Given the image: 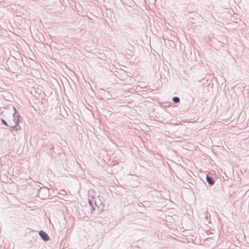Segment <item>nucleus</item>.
<instances>
[{"label":"nucleus","mask_w":249,"mask_h":249,"mask_svg":"<svg viewBox=\"0 0 249 249\" xmlns=\"http://www.w3.org/2000/svg\"><path fill=\"white\" fill-rule=\"evenodd\" d=\"M173 100L175 103H178L179 102V99L177 97H174Z\"/></svg>","instance_id":"7ed1b4c3"},{"label":"nucleus","mask_w":249,"mask_h":249,"mask_svg":"<svg viewBox=\"0 0 249 249\" xmlns=\"http://www.w3.org/2000/svg\"><path fill=\"white\" fill-rule=\"evenodd\" d=\"M206 178H207V180L208 182L211 185H212L213 184L214 182H213V179L211 178H210L208 176H207Z\"/></svg>","instance_id":"f03ea898"},{"label":"nucleus","mask_w":249,"mask_h":249,"mask_svg":"<svg viewBox=\"0 0 249 249\" xmlns=\"http://www.w3.org/2000/svg\"><path fill=\"white\" fill-rule=\"evenodd\" d=\"M2 122H3V123L4 124H5L6 125H7V124H6V122H5V121H4V120H3V121H2Z\"/></svg>","instance_id":"20e7f679"},{"label":"nucleus","mask_w":249,"mask_h":249,"mask_svg":"<svg viewBox=\"0 0 249 249\" xmlns=\"http://www.w3.org/2000/svg\"><path fill=\"white\" fill-rule=\"evenodd\" d=\"M40 236L45 241H48L49 239V237L48 234L43 231H40L39 233Z\"/></svg>","instance_id":"f257e3e1"}]
</instances>
